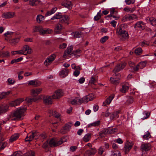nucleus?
I'll list each match as a JSON object with an SVG mask.
<instances>
[{
	"label": "nucleus",
	"instance_id": "f257e3e1",
	"mask_svg": "<svg viewBox=\"0 0 156 156\" xmlns=\"http://www.w3.org/2000/svg\"><path fill=\"white\" fill-rule=\"evenodd\" d=\"M26 110L27 107L26 106H22L17 108L13 112L12 117L10 116V120H16L23 119L24 113L26 112Z\"/></svg>",
	"mask_w": 156,
	"mask_h": 156
},
{
	"label": "nucleus",
	"instance_id": "f03ea898",
	"mask_svg": "<svg viewBox=\"0 0 156 156\" xmlns=\"http://www.w3.org/2000/svg\"><path fill=\"white\" fill-rule=\"evenodd\" d=\"M116 34L119 36L121 39L122 41L127 39L129 38L128 32L122 29L120 27H119L117 28Z\"/></svg>",
	"mask_w": 156,
	"mask_h": 156
},
{
	"label": "nucleus",
	"instance_id": "7ed1b4c3",
	"mask_svg": "<svg viewBox=\"0 0 156 156\" xmlns=\"http://www.w3.org/2000/svg\"><path fill=\"white\" fill-rule=\"evenodd\" d=\"M62 139L59 140L56 138L52 139L49 140V144L50 147H56L62 144L65 141Z\"/></svg>",
	"mask_w": 156,
	"mask_h": 156
},
{
	"label": "nucleus",
	"instance_id": "20e7f679",
	"mask_svg": "<svg viewBox=\"0 0 156 156\" xmlns=\"http://www.w3.org/2000/svg\"><path fill=\"white\" fill-rule=\"evenodd\" d=\"M39 133L37 132L30 133L27 135L25 140L26 141H30L34 139H37L38 138L37 136L39 135Z\"/></svg>",
	"mask_w": 156,
	"mask_h": 156
},
{
	"label": "nucleus",
	"instance_id": "39448f33",
	"mask_svg": "<svg viewBox=\"0 0 156 156\" xmlns=\"http://www.w3.org/2000/svg\"><path fill=\"white\" fill-rule=\"evenodd\" d=\"M120 77L119 74L115 73V75H114L113 77H111L110 78L111 83L115 85L118 84L119 83Z\"/></svg>",
	"mask_w": 156,
	"mask_h": 156
},
{
	"label": "nucleus",
	"instance_id": "423d86ee",
	"mask_svg": "<svg viewBox=\"0 0 156 156\" xmlns=\"http://www.w3.org/2000/svg\"><path fill=\"white\" fill-rule=\"evenodd\" d=\"M37 30H38L41 33L43 34L51 33L52 30L48 28H43L41 27H35Z\"/></svg>",
	"mask_w": 156,
	"mask_h": 156
},
{
	"label": "nucleus",
	"instance_id": "0eeeda50",
	"mask_svg": "<svg viewBox=\"0 0 156 156\" xmlns=\"http://www.w3.org/2000/svg\"><path fill=\"white\" fill-rule=\"evenodd\" d=\"M95 98L96 96L94 94L92 93L82 98L83 103H87L93 100Z\"/></svg>",
	"mask_w": 156,
	"mask_h": 156
},
{
	"label": "nucleus",
	"instance_id": "6e6552de",
	"mask_svg": "<svg viewBox=\"0 0 156 156\" xmlns=\"http://www.w3.org/2000/svg\"><path fill=\"white\" fill-rule=\"evenodd\" d=\"M73 125V123L72 122H68L63 127L60 132L61 133L64 134L67 131H69L71 127Z\"/></svg>",
	"mask_w": 156,
	"mask_h": 156
},
{
	"label": "nucleus",
	"instance_id": "1a4fd4ad",
	"mask_svg": "<svg viewBox=\"0 0 156 156\" xmlns=\"http://www.w3.org/2000/svg\"><path fill=\"white\" fill-rule=\"evenodd\" d=\"M64 94L63 91L62 90H58L55 91L52 97L54 99H58L62 96Z\"/></svg>",
	"mask_w": 156,
	"mask_h": 156
},
{
	"label": "nucleus",
	"instance_id": "9d476101",
	"mask_svg": "<svg viewBox=\"0 0 156 156\" xmlns=\"http://www.w3.org/2000/svg\"><path fill=\"white\" fill-rule=\"evenodd\" d=\"M23 55H26L28 54H31L32 53L31 48L28 45H25L22 48Z\"/></svg>",
	"mask_w": 156,
	"mask_h": 156
},
{
	"label": "nucleus",
	"instance_id": "9b49d317",
	"mask_svg": "<svg viewBox=\"0 0 156 156\" xmlns=\"http://www.w3.org/2000/svg\"><path fill=\"white\" fill-rule=\"evenodd\" d=\"M56 55L52 54L48 56L44 61V63L45 65L48 66L51 64L55 59Z\"/></svg>",
	"mask_w": 156,
	"mask_h": 156
},
{
	"label": "nucleus",
	"instance_id": "f8f14e48",
	"mask_svg": "<svg viewBox=\"0 0 156 156\" xmlns=\"http://www.w3.org/2000/svg\"><path fill=\"white\" fill-rule=\"evenodd\" d=\"M24 100V98H22L10 102V106L15 107L19 105Z\"/></svg>",
	"mask_w": 156,
	"mask_h": 156
},
{
	"label": "nucleus",
	"instance_id": "ddd939ff",
	"mask_svg": "<svg viewBox=\"0 0 156 156\" xmlns=\"http://www.w3.org/2000/svg\"><path fill=\"white\" fill-rule=\"evenodd\" d=\"M145 24L141 21L137 22L134 25V28L136 30H143L145 28Z\"/></svg>",
	"mask_w": 156,
	"mask_h": 156
},
{
	"label": "nucleus",
	"instance_id": "4468645a",
	"mask_svg": "<svg viewBox=\"0 0 156 156\" xmlns=\"http://www.w3.org/2000/svg\"><path fill=\"white\" fill-rule=\"evenodd\" d=\"M71 103L74 105H76L83 103L82 98H80L78 97H76L72 99L70 101Z\"/></svg>",
	"mask_w": 156,
	"mask_h": 156
},
{
	"label": "nucleus",
	"instance_id": "2eb2a0df",
	"mask_svg": "<svg viewBox=\"0 0 156 156\" xmlns=\"http://www.w3.org/2000/svg\"><path fill=\"white\" fill-rule=\"evenodd\" d=\"M137 18L138 17L136 15L132 14L126 15L123 18V20L125 19V21L136 20H137Z\"/></svg>",
	"mask_w": 156,
	"mask_h": 156
},
{
	"label": "nucleus",
	"instance_id": "dca6fc26",
	"mask_svg": "<svg viewBox=\"0 0 156 156\" xmlns=\"http://www.w3.org/2000/svg\"><path fill=\"white\" fill-rule=\"evenodd\" d=\"M147 63V62L146 61L140 62L134 68L135 71H138L139 69H143L146 66Z\"/></svg>",
	"mask_w": 156,
	"mask_h": 156
},
{
	"label": "nucleus",
	"instance_id": "f3484780",
	"mask_svg": "<svg viewBox=\"0 0 156 156\" xmlns=\"http://www.w3.org/2000/svg\"><path fill=\"white\" fill-rule=\"evenodd\" d=\"M133 145V144L132 142L126 141L125 144L124 149L126 153L128 152L131 149Z\"/></svg>",
	"mask_w": 156,
	"mask_h": 156
},
{
	"label": "nucleus",
	"instance_id": "a211bd4d",
	"mask_svg": "<svg viewBox=\"0 0 156 156\" xmlns=\"http://www.w3.org/2000/svg\"><path fill=\"white\" fill-rule=\"evenodd\" d=\"M69 17L66 15H62L61 19L60 20V22L62 23H65L67 25L69 24Z\"/></svg>",
	"mask_w": 156,
	"mask_h": 156
},
{
	"label": "nucleus",
	"instance_id": "6ab92c4d",
	"mask_svg": "<svg viewBox=\"0 0 156 156\" xmlns=\"http://www.w3.org/2000/svg\"><path fill=\"white\" fill-rule=\"evenodd\" d=\"M126 66V64L125 63H122L119 64L117 65L115 67V69L113 71V72H118L123 69Z\"/></svg>",
	"mask_w": 156,
	"mask_h": 156
},
{
	"label": "nucleus",
	"instance_id": "aec40b11",
	"mask_svg": "<svg viewBox=\"0 0 156 156\" xmlns=\"http://www.w3.org/2000/svg\"><path fill=\"white\" fill-rule=\"evenodd\" d=\"M43 100L44 103L46 105L51 104L52 102L51 97L49 96H44Z\"/></svg>",
	"mask_w": 156,
	"mask_h": 156
},
{
	"label": "nucleus",
	"instance_id": "412c9836",
	"mask_svg": "<svg viewBox=\"0 0 156 156\" xmlns=\"http://www.w3.org/2000/svg\"><path fill=\"white\" fill-rule=\"evenodd\" d=\"M42 91V89L41 88L32 89L30 91V94L32 96L37 95L40 94Z\"/></svg>",
	"mask_w": 156,
	"mask_h": 156
},
{
	"label": "nucleus",
	"instance_id": "4be33fe9",
	"mask_svg": "<svg viewBox=\"0 0 156 156\" xmlns=\"http://www.w3.org/2000/svg\"><path fill=\"white\" fill-rule=\"evenodd\" d=\"M115 95L114 94L111 95L108 98L103 102V105L104 106H106L109 105L112 100L114 98Z\"/></svg>",
	"mask_w": 156,
	"mask_h": 156
},
{
	"label": "nucleus",
	"instance_id": "5701e85b",
	"mask_svg": "<svg viewBox=\"0 0 156 156\" xmlns=\"http://www.w3.org/2000/svg\"><path fill=\"white\" fill-rule=\"evenodd\" d=\"M28 83L29 85L37 87L40 86L41 84V83L39 81L34 80L28 81Z\"/></svg>",
	"mask_w": 156,
	"mask_h": 156
},
{
	"label": "nucleus",
	"instance_id": "b1692460",
	"mask_svg": "<svg viewBox=\"0 0 156 156\" xmlns=\"http://www.w3.org/2000/svg\"><path fill=\"white\" fill-rule=\"evenodd\" d=\"M48 112L51 115H52L55 118H59L61 116L60 114L55 110H48Z\"/></svg>",
	"mask_w": 156,
	"mask_h": 156
},
{
	"label": "nucleus",
	"instance_id": "393cba45",
	"mask_svg": "<svg viewBox=\"0 0 156 156\" xmlns=\"http://www.w3.org/2000/svg\"><path fill=\"white\" fill-rule=\"evenodd\" d=\"M151 145L149 144H143L141 146V148L142 151H148L151 148Z\"/></svg>",
	"mask_w": 156,
	"mask_h": 156
},
{
	"label": "nucleus",
	"instance_id": "a878e982",
	"mask_svg": "<svg viewBox=\"0 0 156 156\" xmlns=\"http://www.w3.org/2000/svg\"><path fill=\"white\" fill-rule=\"evenodd\" d=\"M96 150L94 148H91L87 150L85 154V156H90L91 155L94 154L96 152Z\"/></svg>",
	"mask_w": 156,
	"mask_h": 156
},
{
	"label": "nucleus",
	"instance_id": "bb28decb",
	"mask_svg": "<svg viewBox=\"0 0 156 156\" xmlns=\"http://www.w3.org/2000/svg\"><path fill=\"white\" fill-rule=\"evenodd\" d=\"M62 5L69 9H71L72 7V5L71 2L66 0L64 1L62 3Z\"/></svg>",
	"mask_w": 156,
	"mask_h": 156
},
{
	"label": "nucleus",
	"instance_id": "cd10ccee",
	"mask_svg": "<svg viewBox=\"0 0 156 156\" xmlns=\"http://www.w3.org/2000/svg\"><path fill=\"white\" fill-rule=\"evenodd\" d=\"M68 70L67 69H65L60 72L59 75L61 77L64 78L68 75Z\"/></svg>",
	"mask_w": 156,
	"mask_h": 156
},
{
	"label": "nucleus",
	"instance_id": "c85d7f7f",
	"mask_svg": "<svg viewBox=\"0 0 156 156\" xmlns=\"http://www.w3.org/2000/svg\"><path fill=\"white\" fill-rule=\"evenodd\" d=\"M62 29V26L61 24L58 23L56 25L55 31L56 33L59 34L60 33Z\"/></svg>",
	"mask_w": 156,
	"mask_h": 156
},
{
	"label": "nucleus",
	"instance_id": "c756f323",
	"mask_svg": "<svg viewBox=\"0 0 156 156\" xmlns=\"http://www.w3.org/2000/svg\"><path fill=\"white\" fill-rule=\"evenodd\" d=\"M57 10V7H54L52 8L50 11L47 12L45 14L46 16H48L55 13Z\"/></svg>",
	"mask_w": 156,
	"mask_h": 156
},
{
	"label": "nucleus",
	"instance_id": "7c9ffc66",
	"mask_svg": "<svg viewBox=\"0 0 156 156\" xmlns=\"http://www.w3.org/2000/svg\"><path fill=\"white\" fill-rule=\"evenodd\" d=\"M62 15L61 12L56 13L51 18V20H54L55 19H61Z\"/></svg>",
	"mask_w": 156,
	"mask_h": 156
},
{
	"label": "nucleus",
	"instance_id": "2f4dec72",
	"mask_svg": "<svg viewBox=\"0 0 156 156\" xmlns=\"http://www.w3.org/2000/svg\"><path fill=\"white\" fill-rule=\"evenodd\" d=\"M44 19V16L41 15H38L36 17V21L38 23H41Z\"/></svg>",
	"mask_w": 156,
	"mask_h": 156
},
{
	"label": "nucleus",
	"instance_id": "473e14b6",
	"mask_svg": "<svg viewBox=\"0 0 156 156\" xmlns=\"http://www.w3.org/2000/svg\"><path fill=\"white\" fill-rule=\"evenodd\" d=\"M91 137V134L88 133L86 134L83 138V141L87 142L90 140Z\"/></svg>",
	"mask_w": 156,
	"mask_h": 156
},
{
	"label": "nucleus",
	"instance_id": "72a5a7b5",
	"mask_svg": "<svg viewBox=\"0 0 156 156\" xmlns=\"http://www.w3.org/2000/svg\"><path fill=\"white\" fill-rule=\"evenodd\" d=\"M100 123L99 121H97L93 123L88 124L87 125V127L88 128H91L93 126H98L100 124Z\"/></svg>",
	"mask_w": 156,
	"mask_h": 156
},
{
	"label": "nucleus",
	"instance_id": "f704fd0d",
	"mask_svg": "<svg viewBox=\"0 0 156 156\" xmlns=\"http://www.w3.org/2000/svg\"><path fill=\"white\" fill-rule=\"evenodd\" d=\"M117 129L116 128H109L106 129L105 132L107 133H113L116 132Z\"/></svg>",
	"mask_w": 156,
	"mask_h": 156
},
{
	"label": "nucleus",
	"instance_id": "c9c22d12",
	"mask_svg": "<svg viewBox=\"0 0 156 156\" xmlns=\"http://www.w3.org/2000/svg\"><path fill=\"white\" fill-rule=\"evenodd\" d=\"M71 35L75 38L80 37L81 36V32H73L71 34Z\"/></svg>",
	"mask_w": 156,
	"mask_h": 156
},
{
	"label": "nucleus",
	"instance_id": "e433bc0d",
	"mask_svg": "<svg viewBox=\"0 0 156 156\" xmlns=\"http://www.w3.org/2000/svg\"><path fill=\"white\" fill-rule=\"evenodd\" d=\"M9 55V52L8 51L0 52V56L2 58L7 57Z\"/></svg>",
	"mask_w": 156,
	"mask_h": 156
},
{
	"label": "nucleus",
	"instance_id": "4c0bfd02",
	"mask_svg": "<svg viewBox=\"0 0 156 156\" xmlns=\"http://www.w3.org/2000/svg\"><path fill=\"white\" fill-rule=\"evenodd\" d=\"M135 10V8L134 7L131 8L128 7H126L123 9V10L125 12H132Z\"/></svg>",
	"mask_w": 156,
	"mask_h": 156
},
{
	"label": "nucleus",
	"instance_id": "58836bf2",
	"mask_svg": "<svg viewBox=\"0 0 156 156\" xmlns=\"http://www.w3.org/2000/svg\"><path fill=\"white\" fill-rule=\"evenodd\" d=\"M142 50L140 48H138L135 50L134 53L137 55H140L142 54Z\"/></svg>",
	"mask_w": 156,
	"mask_h": 156
},
{
	"label": "nucleus",
	"instance_id": "ea45409f",
	"mask_svg": "<svg viewBox=\"0 0 156 156\" xmlns=\"http://www.w3.org/2000/svg\"><path fill=\"white\" fill-rule=\"evenodd\" d=\"M119 113L118 111H116L114 113H112L110 115V118L111 119H113L115 117H118V115Z\"/></svg>",
	"mask_w": 156,
	"mask_h": 156
},
{
	"label": "nucleus",
	"instance_id": "a19ab883",
	"mask_svg": "<svg viewBox=\"0 0 156 156\" xmlns=\"http://www.w3.org/2000/svg\"><path fill=\"white\" fill-rule=\"evenodd\" d=\"M9 94V92H3L0 94V100L5 98L7 95H8Z\"/></svg>",
	"mask_w": 156,
	"mask_h": 156
},
{
	"label": "nucleus",
	"instance_id": "79ce46f5",
	"mask_svg": "<svg viewBox=\"0 0 156 156\" xmlns=\"http://www.w3.org/2000/svg\"><path fill=\"white\" fill-rule=\"evenodd\" d=\"M18 135L17 134H15L12 135L10 137V142L16 140L18 138Z\"/></svg>",
	"mask_w": 156,
	"mask_h": 156
},
{
	"label": "nucleus",
	"instance_id": "37998d69",
	"mask_svg": "<svg viewBox=\"0 0 156 156\" xmlns=\"http://www.w3.org/2000/svg\"><path fill=\"white\" fill-rule=\"evenodd\" d=\"M129 89L128 86L126 85L122 86V88L120 89V92L122 93H125Z\"/></svg>",
	"mask_w": 156,
	"mask_h": 156
},
{
	"label": "nucleus",
	"instance_id": "c03bdc74",
	"mask_svg": "<svg viewBox=\"0 0 156 156\" xmlns=\"http://www.w3.org/2000/svg\"><path fill=\"white\" fill-rule=\"evenodd\" d=\"M151 24L153 26L156 25V18L151 17L149 18Z\"/></svg>",
	"mask_w": 156,
	"mask_h": 156
},
{
	"label": "nucleus",
	"instance_id": "a18cd8bd",
	"mask_svg": "<svg viewBox=\"0 0 156 156\" xmlns=\"http://www.w3.org/2000/svg\"><path fill=\"white\" fill-rule=\"evenodd\" d=\"M20 40L19 38L14 39L11 40V43L12 45H15L18 43Z\"/></svg>",
	"mask_w": 156,
	"mask_h": 156
},
{
	"label": "nucleus",
	"instance_id": "49530a36",
	"mask_svg": "<svg viewBox=\"0 0 156 156\" xmlns=\"http://www.w3.org/2000/svg\"><path fill=\"white\" fill-rule=\"evenodd\" d=\"M109 37L108 36H106L101 37L100 39V42L103 44L105 43L108 39Z\"/></svg>",
	"mask_w": 156,
	"mask_h": 156
},
{
	"label": "nucleus",
	"instance_id": "de8ad7c7",
	"mask_svg": "<svg viewBox=\"0 0 156 156\" xmlns=\"http://www.w3.org/2000/svg\"><path fill=\"white\" fill-rule=\"evenodd\" d=\"M5 39L7 41H9L10 38V32L8 31L4 34Z\"/></svg>",
	"mask_w": 156,
	"mask_h": 156
},
{
	"label": "nucleus",
	"instance_id": "09e8293b",
	"mask_svg": "<svg viewBox=\"0 0 156 156\" xmlns=\"http://www.w3.org/2000/svg\"><path fill=\"white\" fill-rule=\"evenodd\" d=\"M105 150V149L104 146H101L98 149V153L99 154L101 155L103 154Z\"/></svg>",
	"mask_w": 156,
	"mask_h": 156
},
{
	"label": "nucleus",
	"instance_id": "8fccbe9b",
	"mask_svg": "<svg viewBox=\"0 0 156 156\" xmlns=\"http://www.w3.org/2000/svg\"><path fill=\"white\" fill-rule=\"evenodd\" d=\"M38 3V1L35 0H31L29 2V4L31 5H36Z\"/></svg>",
	"mask_w": 156,
	"mask_h": 156
},
{
	"label": "nucleus",
	"instance_id": "3c124183",
	"mask_svg": "<svg viewBox=\"0 0 156 156\" xmlns=\"http://www.w3.org/2000/svg\"><path fill=\"white\" fill-rule=\"evenodd\" d=\"M151 137V136L150 133L148 132H147V133H146V134L143 136V137L144 139L147 140L150 138Z\"/></svg>",
	"mask_w": 156,
	"mask_h": 156
},
{
	"label": "nucleus",
	"instance_id": "603ef678",
	"mask_svg": "<svg viewBox=\"0 0 156 156\" xmlns=\"http://www.w3.org/2000/svg\"><path fill=\"white\" fill-rule=\"evenodd\" d=\"M33 96L34 97V98H32L33 101L36 102L38 100L41 99L42 96L35 95V96Z\"/></svg>",
	"mask_w": 156,
	"mask_h": 156
},
{
	"label": "nucleus",
	"instance_id": "864d4df0",
	"mask_svg": "<svg viewBox=\"0 0 156 156\" xmlns=\"http://www.w3.org/2000/svg\"><path fill=\"white\" fill-rule=\"evenodd\" d=\"M73 49V47L72 46H70L68 47L66 50V51L67 53H69L70 55H71L72 54V51Z\"/></svg>",
	"mask_w": 156,
	"mask_h": 156
},
{
	"label": "nucleus",
	"instance_id": "5fc2aeb1",
	"mask_svg": "<svg viewBox=\"0 0 156 156\" xmlns=\"http://www.w3.org/2000/svg\"><path fill=\"white\" fill-rule=\"evenodd\" d=\"M7 144L5 142H0V151L3 149L6 146Z\"/></svg>",
	"mask_w": 156,
	"mask_h": 156
},
{
	"label": "nucleus",
	"instance_id": "6e6d98bb",
	"mask_svg": "<svg viewBox=\"0 0 156 156\" xmlns=\"http://www.w3.org/2000/svg\"><path fill=\"white\" fill-rule=\"evenodd\" d=\"M92 144L91 143H88L83 148L85 149H90L91 148H92Z\"/></svg>",
	"mask_w": 156,
	"mask_h": 156
},
{
	"label": "nucleus",
	"instance_id": "4d7b16f0",
	"mask_svg": "<svg viewBox=\"0 0 156 156\" xmlns=\"http://www.w3.org/2000/svg\"><path fill=\"white\" fill-rule=\"evenodd\" d=\"M10 16V13L9 12H5L4 13L2 16V17L3 18H9Z\"/></svg>",
	"mask_w": 156,
	"mask_h": 156
},
{
	"label": "nucleus",
	"instance_id": "13d9d810",
	"mask_svg": "<svg viewBox=\"0 0 156 156\" xmlns=\"http://www.w3.org/2000/svg\"><path fill=\"white\" fill-rule=\"evenodd\" d=\"M129 65L130 67L133 70V71H135L134 68H136V66H135L134 63L130 61L129 62Z\"/></svg>",
	"mask_w": 156,
	"mask_h": 156
},
{
	"label": "nucleus",
	"instance_id": "bf43d9fd",
	"mask_svg": "<svg viewBox=\"0 0 156 156\" xmlns=\"http://www.w3.org/2000/svg\"><path fill=\"white\" fill-rule=\"evenodd\" d=\"M24 156H34V153L31 151H29L26 153Z\"/></svg>",
	"mask_w": 156,
	"mask_h": 156
},
{
	"label": "nucleus",
	"instance_id": "052dcab7",
	"mask_svg": "<svg viewBox=\"0 0 156 156\" xmlns=\"http://www.w3.org/2000/svg\"><path fill=\"white\" fill-rule=\"evenodd\" d=\"M25 100L28 104H30L33 101L32 98H31L28 97L26 98Z\"/></svg>",
	"mask_w": 156,
	"mask_h": 156
},
{
	"label": "nucleus",
	"instance_id": "680f3d73",
	"mask_svg": "<svg viewBox=\"0 0 156 156\" xmlns=\"http://www.w3.org/2000/svg\"><path fill=\"white\" fill-rule=\"evenodd\" d=\"M71 55H70L66 51H65L63 55V57L64 58V59H66L68 57L70 56H71Z\"/></svg>",
	"mask_w": 156,
	"mask_h": 156
},
{
	"label": "nucleus",
	"instance_id": "e2e57ef3",
	"mask_svg": "<svg viewBox=\"0 0 156 156\" xmlns=\"http://www.w3.org/2000/svg\"><path fill=\"white\" fill-rule=\"evenodd\" d=\"M135 0H125V2L127 5H129L134 3Z\"/></svg>",
	"mask_w": 156,
	"mask_h": 156
},
{
	"label": "nucleus",
	"instance_id": "0e129e2a",
	"mask_svg": "<svg viewBox=\"0 0 156 156\" xmlns=\"http://www.w3.org/2000/svg\"><path fill=\"white\" fill-rule=\"evenodd\" d=\"M112 155L113 156H121V154L119 151H116L114 152Z\"/></svg>",
	"mask_w": 156,
	"mask_h": 156
},
{
	"label": "nucleus",
	"instance_id": "69168bd1",
	"mask_svg": "<svg viewBox=\"0 0 156 156\" xmlns=\"http://www.w3.org/2000/svg\"><path fill=\"white\" fill-rule=\"evenodd\" d=\"M101 17L100 13H98L96 16H94V19L95 20H98L101 18Z\"/></svg>",
	"mask_w": 156,
	"mask_h": 156
},
{
	"label": "nucleus",
	"instance_id": "338daca9",
	"mask_svg": "<svg viewBox=\"0 0 156 156\" xmlns=\"http://www.w3.org/2000/svg\"><path fill=\"white\" fill-rule=\"evenodd\" d=\"M67 46V44L65 43H63L59 45V48L61 49H64L66 48Z\"/></svg>",
	"mask_w": 156,
	"mask_h": 156
},
{
	"label": "nucleus",
	"instance_id": "774afa93",
	"mask_svg": "<svg viewBox=\"0 0 156 156\" xmlns=\"http://www.w3.org/2000/svg\"><path fill=\"white\" fill-rule=\"evenodd\" d=\"M13 156H22L21 152L20 151H17L13 153Z\"/></svg>",
	"mask_w": 156,
	"mask_h": 156
}]
</instances>
